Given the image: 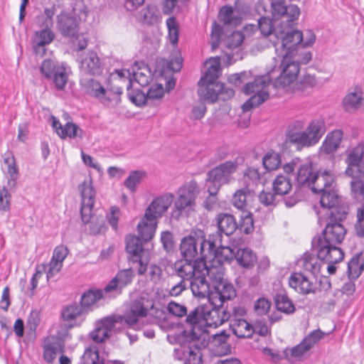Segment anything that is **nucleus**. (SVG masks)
Wrapping results in <instances>:
<instances>
[{
    "mask_svg": "<svg viewBox=\"0 0 364 364\" xmlns=\"http://www.w3.org/2000/svg\"><path fill=\"white\" fill-rule=\"evenodd\" d=\"M244 179L247 183V187L253 186L257 185L260 181L261 174L257 168L249 167L244 173Z\"/></svg>",
    "mask_w": 364,
    "mask_h": 364,
    "instance_id": "0e129e2a",
    "label": "nucleus"
},
{
    "mask_svg": "<svg viewBox=\"0 0 364 364\" xmlns=\"http://www.w3.org/2000/svg\"><path fill=\"white\" fill-rule=\"evenodd\" d=\"M235 258L243 267H252L256 262V255L249 248L238 249L235 253Z\"/></svg>",
    "mask_w": 364,
    "mask_h": 364,
    "instance_id": "de8ad7c7",
    "label": "nucleus"
},
{
    "mask_svg": "<svg viewBox=\"0 0 364 364\" xmlns=\"http://www.w3.org/2000/svg\"><path fill=\"white\" fill-rule=\"evenodd\" d=\"M357 221L355 225L356 235L360 237H364V205L358 208Z\"/></svg>",
    "mask_w": 364,
    "mask_h": 364,
    "instance_id": "774afa93",
    "label": "nucleus"
},
{
    "mask_svg": "<svg viewBox=\"0 0 364 364\" xmlns=\"http://www.w3.org/2000/svg\"><path fill=\"white\" fill-rule=\"evenodd\" d=\"M144 299L141 297L134 300L129 306L128 311L123 316L124 323L132 327L139 321V318L147 314V308L144 306Z\"/></svg>",
    "mask_w": 364,
    "mask_h": 364,
    "instance_id": "2f4dec72",
    "label": "nucleus"
},
{
    "mask_svg": "<svg viewBox=\"0 0 364 364\" xmlns=\"http://www.w3.org/2000/svg\"><path fill=\"white\" fill-rule=\"evenodd\" d=\"M324 333L320 329L314 330L307 335L298 345L287 348L284 351L285 358L291 361H301L308 355L314 346L323 338Z\"/></svg>",
    "mask_w": 364,
    "mask_h": 364,
    "instance_id": "9d476101",
    "label": "nucleus"
},
{
    "mask_svg": "<svg viewBox=\"0 0 364 364\" xmlns=\"http://www.w3.org/2000/svg\"><path fill=\"white\" fill-rule=\"evenodd\" d=\"M204 306H199L187 314L186 323L191 326L188 336L193 338L200 339L203 333V326L200 323L203 321Z\"/></svg>",
    "mask_w": 364,
    "mask_h": 364,
    "instance_id": "c85d7f7f",
    "label": "nucleus"
},
{
    "mask_svg": "<svg viewBox=\"0 0 364 364\" xmlns=\"http://www.w3.org/2000/svg\"><path fill=\"white\" fill-rule=\"evenodd\" d=\"M275 37L278 41L281 40L284 54L294 55V52L301 48L303 33L300 31L287 28V31H275Z\"/></svg>",
    "mask_w": 364,
    "mask_h": 364,
    "instance_id": "2eb2a0df",
    "label": "nucleus"
},
{
    "mask_svg": "<svg viewBox=\"0 0 364 364\" xmlns=\"http://www.w3.org/2000/svg\"><path fill=\"white\" fill-rule=\"evenodd\" d=\"M280 75L276 78L275 87H285L291 84L298 77L300 65L294 55L282 54L280 63Z\"/></svg>",
    "mask_w": 364,
    "mask_h": 364,
    "instance_id": "9b49d317",
    "label": "nucleus"
},
{
    "mask_svg": "<svg viewBox=\"0 0 364 364\" xmlns=\"http://www.w3.org/2000/svg\"><path fill=\"white\" fill-rule=\"evenodd\" d=\"M217 82H207L199 84L198 94L201 100L214 103L218 100V88Z\"/></svg>",
    "mask_w": 364,
    "mask_h": 364,
    "instance_id": "79ce46f5",
    "label": "nucleus"
},
{
    "mask_svg": "<svg viewBox=\"0 0 364 364\" xmlns=\"http://www.w3.org/2000/svg\"><path fill=\"white\" fill-rule=\"evenodd\" d=\"M87 314L79 304L73 303L65 306L61 311L62 319L69 323L70 328L80 326Z\"/></svg>",
    "mask_w": 364,
    "mask_h": 364,
    "instance_id": "393cba45",
    "label": "nucleus"
},
{
    "mask_svg": "<svg viewBox=\"0 0 364 364\" xmlns=\"http://www.w3.org/2000/svg\"><path fill=\"white\" fill-rule=\"evenodd\" d=\"M258 26L262 33L264 36H268L274 34L275 36V31H279L277 28H274V25L272 19L267 16H261L258 20Z\"/></svg>",
    "mask_w": 364,
    "mask_h": 364,
    "instance_id": "052dcab7",
    "label": "nucleus"
},
{
    "mask_svg": "<svg viewBox=\"0 0 364 364\" xmlns=\"http://www.w3.org/2000/svg\"><path fill=\"white\" fill-rule=\"evenodd\" d=\"M352 178L350 183L351 196L360 203V206L364 205V181L362 180V178Z\"/></svg>",
    "mask_w": 364,
    "mask_h": 364,
    "instance_id": "8fccbe9b",
    "label": "nucleus"
},
{
    "mask_svg": "<svg viewBox=\"0 0 364 364\" xmlns=\"http://www.w3.org/2000/svg\"><path fill=\"white\" fill-rule=\"evenodd\" d=\"M271 78L268 75L255 77L253 81L248 82L242 88V92L250 95H253L242 106L244 112H247L252 108L257 107L269 98V92L266 90L270 82Z\"/></svg>",
    "mask_w": 364,
    "mask_h": 364,
    "instance_id": "423d86ee",
    "label": "nucleus"
},
{
    "mask_svg": "<svg viewBox=\"0 0 364 364\" xmlns=\"http://www.w3.org/2000/svg\"><path fill=\"white\" fill-rule=\"evenodd\" d=\"M218 235L205 239L203 237L189 235L184 237L181 242L180 250L182 257L193 260H207V250L212 249L214 242H218Z\"/></svg>",
    "mask_w": 364,
    "mask_h": 364,
    "instance_id": "20e7f679",
    "label": "nucleus"
},
{
    "mask_svg": "<svg viewBox=\"0 0 364 364\" xmlns=\"http://www.w3.org/2000/svg\"><path fill=\"white\" fill-rule=\"evenodd\" d=\"M312 250L320 261L323 262L339 263L344 258V252L338 245L327 240L323 235H318L311 241Z\"/></svg>",
    "mask_w": 364,
    "mask_h": 364,
    "instance_id": "6e6552de",
    "label": "nucleus"
},
{
    "mask_svg": "<svg viewBox=\"0 0 364 364\" xmlns=\"http://www.w3.org/2000/svg\"><path fill=\"white\" fill-rule=\"evenodd\" d=\"M50 121L53 129L61 139H65L66 137L82 139L84 136L83 130L73 122H68L63 126L58 119L53 115L50 116Z\"/></svg>",
    "mask_w": 364,
    "mask_h": 364,
    "instance_id": "a878e982",
    "label": "nucleus"
},
{
    "mask_svg": "<svg viewBox=\"0 0 364 364\" xmlns=\"http://www.w3.org/2000/svg\"><path fill=\"white\" fill-rule=\"evenodd\" d=\"M166 26L168 31V38L170 42L176 46L178 41V25L176 19L173 16H171L166 20Z\"/></svg>",
    "mask_w": 364,
    "mask_h": 364,
    "instance_id": "bf43d9fd",
    "label": "nucleus"
},
{
    "mask_svg": "<svg viewBox=\"0 0 364 364\" xmlns=\"http://www.w3.org/2000/svg\"><path fill=\"white\" fill-rule=\"evenodd\" d=\"M207 70L199 80V84L207 82H216L221 72L220 62L218 58H212L205 62Z\"/></svg>",
    "mask_w": 364,
    "mask_h": 364,
    "instance_id": "f704fd0d",
    "label": "nucleus"
},
{
    "mask_svg": "<svg viewBox=\"0 0 364 364\" xmlns=\"http://www.w3.org/2000/svg\"><path fill=\"white\" fill-rule=\"evenodd\" d=\"M237 168V161H228L209 171L205 183L209 194L216 195L222 185L229 183Z\"/></svg>",
    "mask_w": 364,
    "mask_h": 364,
    "instance_id": "39448f33",
    "label": "nucleus"
},
{
    "mask_svg": "<svg viewBox=\"0 0 364 364\" xmlns=\"http://www.w3.org/2000/svg\"><path fill=\"white\" fill-rule=\"evenodd\" d=\"M318 223L321 226L325 224L321 235L340 245L346 234V230L341 224L348 214L347 208L343 205H337L332 208H326L322 210L316 211Z\"/></svg>",
    "mask_w": 364,
    "mask_h": 364,
    "instance_id": "f257e3e1",
    "label": "nucleus"
},
{
    "mask_svg": "<svg viewBox=\"0 0 364 364\" xmlns=\"http://www.w3.org/2000/svg\"><path fill=\"white\" fill-rule=\"evenodd\" d=\"M364 144L359 143L348 151L346 159L347 168L346 174L351 178H360L364 176Z\"/></svg>",
    "mask_w": 364,
    "mask_h": 364,
    "instance_id": "f8f14e48",
    "label": "nucleus"
},
{
    "mask_svg": "<svg viewBox=\"0 0 364 364\" xmlns=\"http://www.w3.org/2000/svg\"><path fill=\"white\" fill-rule=\"evenodd\" d=\"M99 361V353L95 346L87 348L81 356L80 364H96Z\"/></svg>",
    "mask_w": 364,
    "mask_h": 364,
    "instance_id": "e2e57ef3",
    "label": "nucleus"
},
{
    "mask_svg": "<svg viewBox=\"0 0 364 364\" xmlns=\"http://www.w3.org/2000/svg\"><path fill=\"white\" fill-rule=\"evenodd\" d=\"M80 84L87 94L99 99L105 105H117L121 102L122 87H117L105 89L98 81L92 78H81Z\"/></svg>",
    "mask_w": 364,
    "mask_h": 364,
    "instance_id": "0eeeda50",
    "label": "nucleus"
},
{
    "mask_svg": "<svg viewBox=\"0 0 364 364\" xmlns=\"http://www.w3.org/2000/svg\"><path fill=\"white\" fill-rule=\"evenodd\" d=\"M55 38V33L50 27H42L35 32L33 38V49L37 55L43 56L46 53V46Z\"/></svg>",
    "mask_w": 364,
    "mask_h": 364,
    "instance_id": "cd10ccee",
    "label": "nucleus"
},
{
    "mask_svg": "<svg viewBox=\"0 0 364 364\" xmlns=\"http://www.w3.org/2000/svg\"><path fill=\"white\" fill-rule=\"evenodd\" d=\"M215 220L218 228V231L216 232H219L221 235L222 234L231 235L237 230V223L235 217L230 213H219Z\"/></svg>",
    "mask_w": 364,
    "mask_h": 364,
    "instance_id": "72a5a7b5",
    "label": "nucleus"
},
{
    "mask_svg": "<svg viewBox=\"0 0 364 364\" xmlns=\"http://www.w3.org/2000/svg\"><path fill=\"white\" fill-rule=\"evenodd\" d=\"M156 228L157 221L145 220L144 217L137 225L139 235L144 242H148L154 237Z\"/></svg>",
    "mask_w": 364,
    "mask_h": 364,
    "instance_id": "37998d69",
    "label": "nucleus"
},
{
    "mask_svg": "<svg viewBox=\"0 0 364 364\" xmlns=\"http://www.w3.org/2000/svg\"><path fill=\"white\" fill-rule=\"evenodd\" d=\"M362 100V97L358 92H353L348 94L343 100L344 109L349 112L352 109H357Z\"/></svg>",
    "mask_w": 364,
    "mask_h": 364,
    "instance_id": "680f3d73",
    "label": "nucleus"
},
{
    "mask_svg": "<svg viewBox=\"0 0 364 364\" xmlns=\"http://www.w3.org/2000/svg\"><path fill=\"white\" fill-rule=\"evenodd\" d=\"M202 260H193L183 258L175 264L174 268L177 275L184 281H191L201 272Z\"/></svg>",
    "mask_w": 364,
    "mask_h": 364,
    "instance_id": "5701e85b",
    "label": "nucleus"
},
{
    "mask_svg": "<svg viewBox=\"0 0 364 364\" xmlns=\"http://www.w3.org/2000/svg\"><path fill=\"white\" fill-rule=\"evenodd\" d=\"M316 173L312 163H305L298 167L296 181L299 185L309 187L312 185L313 177Z\"/></svg>",
    "mask_w": 364,
    "mask_h": 364,
    "instance_id": "58836bf2",
    "label": "nucleus"
},
{
    "mask_svg": "<svg viewBox=\"0 0 364 364\" xmlns=\"http://www.w3.org/2000/svg\"><path fill=\"white\" fill-rule=\"evenodd\" d=\"M189 287L195 297L198 299L207 298L209 301L212 287L203 272H200L190 281Z\"/></svg>",
    "mask_w": 364,
    "mask_h": 364,
    "instance_id": "7c9ffc66",
    "label": "nucleus"
},
{
    "mask_svg": "<svg viewBox=\"0 0 364 364\" xmlns=\"http://www.w3.org/2000/svg\"><path fill=\"white\" fill-rule=\"evenodd\" d=\"M272 17L274 21L284 18L287 14L285 0H273L271 1Z\"/></svg>",
    "mask_w": 364,
    "mask_h": 364,
    "instance_id": "6e6d98bb",
    "label": "nucleus"
},
{
    "mask_svg": "<svg viewBox=\"0 0 364 364\" xmlns=\"http://www.w3.org/2000/svg\"><path fill=\"white\" fill-rule=\"evenodd\" d=\"M103 297V291L101 289H89L84 292L80 299V303L79 304L84 310L88 313L91 311V307L97 301L100 300Z\"/></svg>",
    "mask_w": 364,
    "mask_h": 364,
    "instance_id": "c03bdc74",
    "label": "nucleus"
},
{
    "mask_svg": "<svg viewBox=\"0 0 364 364\" xmlns=\"http://www.w3.org/2000/svg\"><path fill=\"white\" fill-rule=\"evenodd\" d=\"M81 194V218L86 224L92 217V208L95 203V191L92 186L91 181H85L79 186Z\"/></svg>",
    "mask_w": 364,
    "mask_h": 364,
    "instance_id": "4468645a",
    "label": "nucleus"
},
{
    "mask_svg": "<svg viewBox=\"0 0 364 364\" xmlns=\"http://www.w3.org/2000/svg\"><path fill=\"white\" fill-rule=\"evenodd\" d=\"M124 322L123 316H112L102 319L100 326L105 328L111 334L112 330L116 328L117 323Z\"/></svg>",
    "mask_w": 364,
    "mask_h": 364,
    "instance_id": "69168bd1",
    "label": "nucleus"
},
{
    "mask_svg": "<svg viewBox=\"0 0 364 364\" xmlns=\"http://www.w3.org/2000/svg\"><path fill=\"white\" fill-rule=\"evenodd\" d=\"M135 277L134 271L132 268L119 270L116 275L105 287V293L116 292L122 294L123 289L130 285Z\"/></svg>",
    "mask_w": 364,
    "mask_h": 364,
    "instance_id": "a211bd4d",
    "label": "nucleus"
},
{
    "mask_svg": "<svg viewBox=\"0 0 364 364\" xmlns=\"http://www.w3.org/2000/svg\"><path fill=\"white\" fill-rule=\"evenodd\" d=\"M202 267L201 272L205 274V277L208 279L213 287L220 282L225 280L224 276V267L223 265L218 264L210 261L205 260L203 263H200Z\"/></svg>",
    "mask_w": 364,
    "mask_h": 364,
    "instance_id": "473e14b6",
    "label": "nucleus"
},
{
    "mask_svg": "<svg viewBox=\"0 0 364 364\" xmlns=\"http://www.w3.org/2000/svg\"><path fill=\"white\" fill-rule=\"evenodd\" d=\"M145 176L146 173L143 171H132L124 181V184L129 191L134 192L136 185L141 183Z\"/></svg>",
    "mask_w": 364,
    "mask_h": 364,
    "instance_id": "5fc2aeb1",
    "label": "nucleus"
},
{
    "mask_svg": "<svg viewBox=\"0 0 364 364\" xmlns=\"http://www.w3.org/2000/svg\"><path fill=\"white\" fill-rule=\"evenodd\" d=\"M289 286L301 294L315 293L316 290V279H311L301 273H294L289 279Z\"/></svg>",
    "mask_w": 364,
    "mask_h": 364,
    "instance_id": "bb28decb",
    "label": "nucleus"
},
{
    "mask_svg": "<svg viewBox=\"0 0 364 364\" xmlns=\"http://www.w3.org/2000/svg\"><path fill=\"white\" fill-rule=\"evenodd\" d=\"M230 328L238 338H251L254 333L253 326L244 318H232Z\"/></svg>",
    "mask_w": 364,
    "mask_h": 364,
    "instance_id": "4c0bfd02",
    "label": "nucleus"
},
{
    "mask_svg": "<svg viewBox=\"0 0 364 364\" xmlns=\"http://www.w3.org/2000/svg\"><path fill=\"white\" fill-rule=\"evenodd\" d=\"M132 74L136 82L141 87L147 86L151 80V71L143 62H135L132 68Z\"/></svg>",
    "mask_w": 364,
    "mask_h": 364,
    "instance_id": "a19ab883",
    "label": "nucleus"
},
{
    "mask_svg": "<svg viewBox=\"0 0 364 364\" xmlns=\"http://www.w3.org/2000/svg\"><path fill=\"white\" fill-rule=\"evenodd\" d=\"M364 270V258L363 253L359 252L353 256L348 264L349 277L357 279Z\"/></svg>",
    "mask_w": 364,
    "mask_h": 364,
    "instance_id": "a18cd8bd",
    "label": "nucleus"
},
{
    "mask_svg": "<svg viewBox=\"0 0 364 364\" xmlns=\"http://www.w3.org/2000/svg\"><path fill=\"white\" fill-rule=\"evenodd\" d=\"M343 139V132L336 129L328 133L323 141L321 150L326 154L334 153L339 147Z\"/></svg>",
    "mask_w": 364,
    "mask_h": 364,
    "instance_id": "c9c22d12",
    "label": "nucleus"
},
{
    "mask_svg": "<svg viewBox=\"0 0 364 364\" xmlns=\"http://www.w3.org/2000/svg\"><path fill=\"white\" fill-rule=\"evenodd\" d=\"M4 161L7 165V186L9 189L12 190L16 186V181L19 176L18 169L16 164L14 156L11 153L6 154Z\"/></svg>",
    "mask_w": 364,
    "mask_h": 364,
    "instance_id": "ea45409f",
    "label": "nucleus"
},
{
    "mask_svg": "<svg viewBox=\"0 0 364 364\" xmlns=\"http://www.w3.org/2000/svg\"><path fill=\"white\" fill-rule=\"evenodd\" d=\"M80 70L82 75L95 76L102 73L103 65L95 52L90 51L82 56Z\"/></svg>",
    "mask_w": 364,
    "mask_h": 364,
    "instance_id": "b1692460",
    "label": "nucleus"
},
{
    "mask_svg": "<svg viewBox=\"0 0 364 364\" xmlns=\"http://www.w3.org/2000/svg\"><path fill=\"white\" fill-rule=\"evenodd\" d=\"M318 256L312 254L305 253L302 259V265L304 270L316 275L320 272L321 264Z\"/></svg>",
    "mask_w": 364,
    "mask_h": 364,
    "instance_id": "3c124183",
    "label": "nucleus"
},
{
    "mask_svg": "<svg viewBox=\"0 0 364 364\" xmlns=\"http://www.w3.org/2000/svg\"><path fill=\"white\" fill-rule=\"evenodd\" d=\"M236 295V289L233 284L225 279L212 287L209 301H213L223 304L225 301L233 299Z\"/></svg>",
    "mask_w": 364,
    "mask_h": 364,
    "instance_id": "4be33fe9",
    "label": "nucleus"
},
{
    "mask_svg": "<svg viewBox=\"0 0 364 364\" xmlns=\"http://www.w3.org/2000/svg\"><path fill=\"white\" fill-rule=\"evenodd\" d=\"M132 82L131 80H129L127 85V89L128 90L127 96L130 101H132L136 105L148 103L149 100L161 99L163 97L164 95V87L161 85L156 84L152 85L149 89L146 95L140 92H137L136 94L129 92V90L132 88Z\"/></svg>",
    "mask_w": 364,
    "mask_h": 364,
    "instance_id": "412c9836",
    "label": "nucleus"
},
{
    "mask_svg": "<svg viewBox=\"0 0 364 364\" xmlns=\"http://www.w3.org/2000/svg\"><path fill=\"white\" fill-rule=\"evenodd\" d=\"M335 177L330 171H317L309 186L313 192L321 194L320 204L322 209L339 205V197L334 189Z\"/></svg>",
    "mask_w": 364,
    "mask_h": 364,
    "instance_id": "7ed1b4c3",
    "label": "nucleus"
},
{
    "mask_svg": "<svg viewBox=\"0 0 364 364\" xmlns=\"http://www.w3.org/2000/svg\"><path fill=\"white\" fill-rule=\"evenodd\" d=\"M273 191L278 196L288 194L292 188L290 178L284 175L277 176L272 183Z\"/></svg>",
    "mask_w": 364,
    "mask_h": 364,
    "instance_id": "49530a36",
    "label": "nucleus"
},
{
    "mask_svg": "<svg viewBox=\"0 0 364 364\" xmlns=\"http://www.w3.org/2000/svg\"><path fill=\"white\" fill-rule=\"evenodd\" d=\"M215 235H218L219 242H214L212 249L210 251L207 250V260L223 265L225 262H230L235 257V252L232 248L222 245V235L219 232L210 234V237H213Z\"/></svg>",
    "mask_w": 364,
    "mask_h": 364,
    "instance_id": "f3484780",
    "label": "nucleus"
},
{
    "mask_svg": "<svg viewBox=\"0 0 364 364\" xmlns=\"http://www.w3.org/2000/svg\"><path fill=\"white\" fill-rule=\"evenodd\" d=\"M271 307V302L262 297L258 299L254 305V311L259 316H263L267 314Z\"/></svg>",
    "mask_w": 364,
    "mask_h": 364,
    "instance_id": "338daca9",
    "label": "nucleus"
},
{
    "mask_svg": "<svg viewBox=\"0 0 364 364\" xmlns=\"http://www.w3.org/2000/svg\"><path fill=\"white\" fill-rule=\"evenodd\" d=\"M204 306L203 321L210 327H218L231 318V314L224 308L223 304L215 301H208Z\"/></svg>",
    "mask_w": 364,
    "mask_h": 364,
    "instance_id": "ddd939ff",
    "label": "nucleus"
},
{
    "mask_svg": "<svg viewBox=\"0 0 364 364\" xmlns=\"http://www.w3.org/2000/svg\"><path fill=\"white\" fill-rule=\"evenodd\" d=\"M199 193L200 189L196 181L186 183L178 191V198L174 203L176 208L183 210L193 205Z\"/></svg>",
    "mask_w": 364,
    "mask_h": 364,
    "instance_id": "dca6fc26",
    "label": "nucleus"
},
{
    "mask_svg": "<svg viewBox=\"0 0 364 364\" xmlns=\"http://www.w3.org/2000/svg\"><path fill=\"white\" fill-rule=\"evenodd\" d=\"M40 72L44 78L54 85L56 90H64L68 76L63 63L51 58L45 59L40 66Z\"/></svg>",
    "mask_w": 364,
    "mask_h": 364,
    "instance_id": "1a4fd4ad",
    "label": "nucleus"
},
{
    "mask_svg": "<svg viewBox=\"0 0 364 364\" xmlns=\"http://www.w3.org/2000/svg\"><path fill=\"white\" fill-rule=\"evenodd\" d=\"M262 164L267 171L275 170L281 164L280 156L274 151L267 152L262 159Z\"/></svg>",
    "mask_w": 364,
    "mask_h": 364,
    "instance_id": "864d4df0",
    "label": "nucleus"
},
{
    "mask_svg": "<svg viewBox=\"0 0 364 364\" xmlns=\"http://www.w3.org/2000/svg\"><path fill=\"white\" fill-rule=\"evenodd\" d=\"M173 195L166 193L156 198L147 207L144 213L145 220H157L168 210L173 203Z\"/></svg>",
    "mask_w": 364,
    "mask_h": 364,
    "instance_id": "6ab92c4d",
    "label": "nucleus"
},
{
    "mask_svg": "<svg viewBox=\"0 0 364 364\" xmlns=\"http://www.w3.org/2000/svg\"><path fill=\"white\" fill-rule=\"evenodd\" d=\"M237 230L247 235L254 231L253 215L251 213L242 212L239 223H237Z\"/></svg>",
    "mask_w": 364,
    "mask_h": 364,
    "instance_id": "603ef678",
    "label": "nucleus"
},
{
    "mask_svg": "<svg viewBox=\"0 0 364 364\" xmlns=\"http://www.w3.org/2000/svg\"><path fill=\"white\" fill-rule=\"evenodd\" d=\"M57 28L65 37L77 38L79 18L74 14L62 12L57 16Z\"/></svg>",
    "mask_w": 364,
    "mask_h": 364,
    "instance_id": "aec40b11",
    "label": "nucleus"
},
{
    "mask_svg": "<svg viewBox=\"0 0 364 364\" xmlns=\"http://www.w3.org/2000/svg\"><path fill=\"white\" fill-rule=\"evenodd\" d=\"M318 84L314 75L305 74L296 84V89L302 92L313 89Z\"/></svg>",
    "mask_w": 364,
    "mask_h": 364,
    "instance_id": "13d9d810",
    "label": "nucleus"
},
{
    "mask_svg": "<svg viewBox=\"0 0 364 364\" xmlns=\"http://www.w3.org/2000/svg\"><path fill=\"white\" fill-rule=\"evenodd\" d=\"M168 342L171 344H178L179 347L174 349L173 356L176 359L182 360H186L185 345L191 342L197 341L188 336V331L184 330L178 333H173L167 336Z\"/></svg>",
    "mask_w": 364,
    "mask_h": 364,
    "instance_id": "c756f323",
    "label": "nucleus"
},
{
    "mask_svg": "<svg viewBox=\"0 0 364 364\" xmlns=\"http://www.w3.org/2000/svg\"><path fill=\"white\" fill-rule=\"evenodd\" d=\"M325 125L322 120L311 121L303 131L296 129V125L286 133V143L294 146L297 151L316 145L325 133Z\"/></svg>",
    "mask_w": 364,
    "mask_h": 364,
    "instance_id": "f03ea898",
    "label": "nucleus"
},
{
    "mask_svg": "<svg viewBox=\"0 0 364 364\" xmlns=\"http://www.w3.org/2000/svg\"><path fill=\"white\" fill-rule=\"evenodd\" d=\"M276 308L278 311L286 314H293L295 306L291 300L285 294H277L274 298Z\"/></svg>",
    "mask_w": 364,
    "mask_h": 364,
    "instance_id": "09e8293b",
    "label": "nucleus"
},
{
    "mask_svg": "<svg viewBox=\"0 0 364 364\" xmlns=\"http://www.w3.org/2000/svg\"><path fill=\"white\" fill-rule=\"evenodd\" d=\"M248 191L247 188H241L237 190L232 197V204L238 210L244 211L247 207V193Z\"/></svg>",
    "mask_w": 364,
    "mask_h": 364,
    "instance_id": "4d7b16f0",
    "label": "nucleus"
},
{
    "mask_svg": "<svg viewBox=\"0 0 364 364\" xmlns=\"http://www.w3.org/2000/svg\"><path fill=\"white\" fill-rule=\"evenodd\" d=\"M141 238L129 235L126 237V250L132 261L139 260L144 251Z\"/></svg>",
    "mask_w": 364,
    "mask_h": 364,
    "instance_id": "e433bc0d",
    "label": "nucleus"
}]
</instances>
